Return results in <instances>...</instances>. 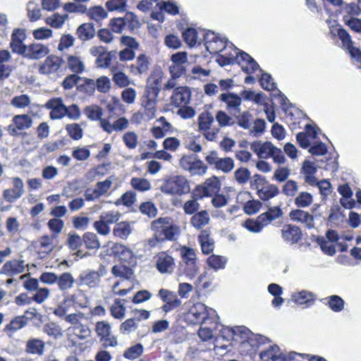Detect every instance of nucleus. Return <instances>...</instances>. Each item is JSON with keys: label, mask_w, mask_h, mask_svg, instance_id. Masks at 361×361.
Masks as SVG:
<instances>
[{"label": "nucleus", "mask_w": 361, "mask_h": 361, "mask_svg": "<svg viewBox=\"0 0 361 361\" xmlns=\"http://www.w3.org/2000/svg\"><path fill=\"white\" fill-rule=\"evenodd\" d=\"M158 96L157 88L145 87L141 97V105L144 109L143 117L146 120H152L156 116Z\"/></svg>", "instance_id": "1"}, {"label": "nucleus", "mask_w": 361, "mask_h": 361, "mask_svg": "<svg viewBox=\"0 0 361 361\" xmlns=\"http://www.w3.org/2000/svg\"><path fill=\"white\" fill-rule=\"evenodd\" d=\"M161 190L167 194L184 195L190 192V183L183 176H173L167 179L161 187Z\"/></svg>", "instance_id": "2"}, {"label": "nucleus", "mask_w": 361, "mask_h": 361, "mask_svg": "<svg viewBox=\"0 0 361 361\" xmlns=\"http://www.w3.org/2000/svg\"><path fill=\"white\" fill-rule=\"evenodd\" d=\"M228 331L231 333L233 340L242 343L256 340L257 344L260 345L269 342L267 338L261 335H255L247 327L243 326L232 327Z\"/></svg>", "instance_id": "3"}, {"label": "nucleus", "mask_w": 361, "mask_h": 361, "mask_svg": "<svg viewBox=\"0 0 361 361\" xmlns=\"http://www.w3.org/2000/svg\"><path fill=\"white\" fill-rule=\"evenodd\" d=\"M205 161L210 166H213L217 171L224 173H229L234 167V160L231 157H219L216 151L210 152L206 157Z\"/></svg>", "instance_id": "4"}, {"label": "nucleus", "mask_w": 361, "mask_h": 361, "mask_svg": "<svg viewBox=\"0 0 361 361\" xmlns=\"http://www.w3.org/2000/svg\"><path fill=\"white\" fill-rule=\"evenodd\" d=\"M97 336L99 338L100 342L104 347L114 348L118 345V341L115 336L111 334V324L106 321H99L95 324L94 328Z\"/></svg>", "instance_id": "5"}, {"label": "nucleus", "mask_w": 361, "mask_h": 361, "mask_svg": "<svg viewBox=\"0 0 361 361\" xmlns=\"http://www.w3.org/2000/svg\"><path fill=\"white\" fill-rule=\"evenodd\" d=\"M32 123L33 120L29 114H18L13 117L11 123L6 127V130L11 136L19 135L23 130L30 128Z\"/></svg>", "instance_id": "6"}, {"label": "nucleus", "mask_w": 361, "mask_h": 361, "mask_svg": "<svg viewBox=\"0 0 361 361\" xmlns=\"http://www.w3.org/2000/svg\"><path fill=\"white\" fill-rule=\"evenodd\" d=\"M152 228L154 231L161 233L164 240H173L178 233V227L171 225L169 218H159L154 221Z\"/></svg>", "instance_id": "7"}, {"label": "nucleus", "mask_w": 361, "mask_h": 361, "mask_svg": "<svg viewBox=\"0 0 361 361\" xmlns=\"http://www.w3.org/2000/svg\"><path fill=\"white\" fill-rule=\"evenodd\" d=\"M295 355V353L293 352L288 355L284 354L276 345H271L259 353V357L262 361H291Z\"/></svg>", "instance_id": "8"}, {"label": "nucleus", "mask_w": 361, "mask_h": 361, "mask_svg": "<svg viewBox=\"0 0 361 361\" xmlns=\"http://www.w3.org/2000/svg\"><path fill=\"white\" fill-rule=\"evenodd\" d=\"M345 9L346 13L351 16L346 21V25L355 32H361V0H357V4H346Z\"/></svg>", "instance_id": "9"}, {"label": "nucleus", "mask_w": 361, "mask_h": 361, "mask_svg": "<svg viewBox=\"0 0 361 361\" xmlns=\"http://www.w3.org/2000/svg\"><path fill=\"white\" fill-rule=\"evenodd\" d=\"M338 38L342 42L343 47L348 51L350 56L355 59L361 66V51L354 47L353 42L349 33L343 28L339 27L336 29Z\"/></svg>", "instance_id": "10"}, {"label": "nucleus", "mask_w": 361, "mask_h": 361, "mask_svg": "<svg viewBox=\"0 0 361 361\" xmlns=\"http://www.w3.org/2000/svg\"><path fill=\"white\" fill-rule=\"evenodd\" d=\"M155 267L161 274H171L175 268L174 258L166 252H160L155 256Z\"/></svg>", "instance_id": "11"}, {"label": "nucleus", "mask_w": 361, "mask_h": 361, "mask_svg": "<svg viewBox=\"0 0 361 361\" xmlns=\"http://www.w3.org/2000/svg\"><path fill=\"white\" fill-rule=\"evenodd\" d=\"M27 268L25 261L20 259H13L8 260L2 266L0 274H4L8 277L23 274Z\"/></svg>", "instance_id": "12"}, {"label": "nucleus", "mask_w": 361, "mask_h": 361, "mask_svg": "<svg viewBox=\"0 0 361 361\" xmlns=\"http://www.w3.org/2000/svg\"><path fill=\"white\" fill-rule=\"evenodd\" d=\"M338 239V234L335 231L329 230L324 237H319L317 243L322 252L328 255L332 256L336 253V248L334 244Z\"/></svg>", "instance_id": "13"}, {"label": "nucleus", "mask_w": 361, "mask_h": 361, "mask_svg": "<svg viewBox=\"0 0 361 361\" xmlns=\"http://www.w3.org/2000/svg\"><path fill=\"white\" fill-rule=\"evenodd\" d=\"M12 184V188L6 189L3 191L4 199L10 203H12L20 198L25 192L24 183L21 178L18 177L13 178Z\"/></svg>", "instance_id": "14"}, {"label": "nucleus", "mask_w": 361, "mask_h": 361, "mask_svg": "<svg viewBox=\"0 0 361 361\" xmlns=\"http://www.w3.org/2000/svg\"><path fill=\"white\" fill-rule=\"evenodd\" d=\"M45 108L50 109L49 118L52 120H59L66 116V107L61 97L53 98L48 100L45 105Z\"/></svg>", "instance_id": "15"}, {"label": "nucleus", "mask_w": 361, "mask_h": 361, "mask_svg": "<svg viewBox=\"0 0 361 361\" xmlns=\"http://www.w3.org/2000/svg\"><path fill=\"white\" fill-rule=\"evenodd\" d=\"M221 188V183L217 176H212L204 182L202 185H197L196 190L200 192V197L212 196L217 193Z\"/></svg>", "instance_id": "16"}, {"label": "nucleus", "mask_w": 361, "mask_h": 361, "mask_svg": "<svg viewBox=\"0 0 361 361\" xmlns=\"http://www.w3.org/2000/svg\"><path fill=\"white\" fill-rule=\"evenodd\" d=\"M63 63L64 61L61 57L55 55L49 56L39 66V73L44 75L56 73Z\"/></svg>", "instance_id": "17"}, {"label": "nucleus", "mask_w": 361, "mask_h": 361, "mask_svg": "<svg viewBox=\"0 0 361 361\" xmlns=\"http://www.w3.org/2000/svg\"><path fill=\"white\" fill-rule=\"evenodd\" d=\"M100 283L99 275L94 270L89 269L82 271L77 279L78 286H87L90 288H98Z\"/></svg>", "instance_id": "18"}, {"label": "nucleus", "mask_w": 361, "mask_h": 361, "mask_svg": "<svg viewBox=\"0 0 361 361\" xmlns=\"http://www.w3.org/2000/svg\"><path fill=\"white\" fill-rule=\"evenodd\" d=\"M190 97L191 93L188 87L178 86L172 91L170 97L171 104L176 107L186 105L189 103Z\"/></svg>", "instance_id": "19"}, {"label": "nucleus", "mask_w": 361, "mask_h": 361, "mask_svg": "<svg viewBox=\"0 0 361 361\" xmlns=\"http://www.w3.org/2000/svg\"><path fill=\"white\" fill-rule=\"evenodd\" d=\"M208 312L207 307L201 303L195 304L186 314L187 319L192 324H200L207 318Z\"/></svg>", "instance_id": "20"}, {"label": "nucleus", "mask_w": 361, "mask_h": 361, "mask_svg": "<svg viewBox=\"0 0 361 361\" xmlns=\"http://www.w3.org/2000/svg\"><path fill=\"white\" fill-rule=\"evenodd\" d=\"M204 40L207 49L210 52L219 53L226 52L228 49L227 44L224 38L216 37L214 33L206 34Z\"/></svg>", "instance_id": "21"}, {"label": "nucleus", "mask_w": 361, "mask_h": 361, "mask_svg": "<svg viewBox=\"0 0 361 361\" xmlns=\"http://www.w3.org/2000/svg\"><path fill=\"white\" fill-rule=\"evenodd\" d=\"M113 183V178L109 177L103 181L97 182L92 192L86 191L85 197L87 200L94 201L104 195L111 188Z\"/></svg>", "instance_id": "22"}, {"label": "nucleus", "mask_w": 361, "mask_h": 361, "mask_svg": "<svg viewBox=\"0 0 361 361\" xmlns=\"http://www.w3.org/2000/svg\"><path fill=\"white\" fill-rule=\"evenodd\" d=\"M219 99L226 104V109L233 114L240 113L242 99L233 93H223L220 94Z\"/></svg>", "instance_id": "23"}, {"label": "nucleus", "mask_w": 361, "mask_h": 361, "mask_svg": "<svg viewBox=\"0 0 361 361\" xmlns=\"http://www.w3.org/2000/svg\"><path fill=\"white\" fill-rule=\"evenodd\" d=\"M281 236L286 243L293 245L301 239L302 232L298 226L288 224L283 226Z\"/></svg>", "instance_id": "24"}, {"label": "nucleus", "mask_w": 361, "mask_h": 361, "mask_svg": "<svg viewBox=\"0 0 361 361\" xmlns=\"http://www.w3.org/2000/svg\"><path fill=\"white\" fill-rule=\"evenodd\" d=\"M275 146L270 142H253L250 145V149L255 153L259 159L271 157Z\"/></svg>", "instance_id": "25"}, {"label": "nucleus", "mask_w": 361, "mask_h": 361, "mask_svg": "<svg viewBox=\"0 0 361 361\" xmlns=\"http://www.w3.org/2000/svg\"><path fill=\"white\" fill-rule=\"evenodd\" d=\"M49 53L47 46L40 43H33L27 46L25 58L30 60H38L44 58Z\"/></svg>", "instance_id": "26"}, {"label": "nucleus", "mask_w": 361, "mask_h": 361, "mask_svg": "<svg viewBox=\"0 0 361 361\" xmlns=\"http://www.w3.org/2000/svg\"><path fill=\"white\" fill-rule=\"evenodd\" d=\"M236 63H238L241 68L247 73H252L257 70L262 71L254 59L245 51H240L239 53Z\"/></svg>", "instance_id": "27"}, {"label": "nucleus", "mask_w": 361, "mask_h": 361, "mask_svg": "<svg viewBox=\"0 0 361 361\" xmlns=\"http://www.w3.org/2000/svg\"><path fill=\"white\" fill-rule=\"evenodd\" d=\"M150 65L149 58L145 54H140L135 63L130 66V72L134 75H141L146 73Z\"/></svg>", "instance_id": "28"}, {"label": "nucleus", "mask_w": 361, "mask_h": 361, "mask_svg": "<svg viewBox=\"0 0 361 361\" xmlns=\"http://www.w3.org/2000/svg\"><path fill=\"white\" fill-rule=\"evenodd\" d=\"M290 217L295 221L305 224V226L309 229L314 227L313 216L305 211L301 209L293 210L290 213Z\"/></svg>", "instance_id": "29"}, {"label": "nucleus", "mask_w": 361, "mask_h": 361, "mask_svg": "<svg viewBox=\"0 0 361 361\" xmlns=\"http://www.w3.org/2000/svg\"><path fill=\"white\" fill-rule=\"evenodd\" d=\"M45 350V343L39 338H30L26 341L25 352L30 355L41 356Z\"/></svg>", "instance_id": "30"}, {"label": "nucleus", "mask_w": 361, "mask_h": 361, "mask_svg": "<svg viewBox=\"0 0 361 361\" xmlns=\"http://www.w3.org/2000/svg\"><path fill=\"white\" fill-rule=\"evenodd\" d=\"M11 59L12 55L8 50H0V79L6 78L10 75L12 68L8 63Z\"/></svg>", "instance_id": "31"}, {"label": "nucleus", "mask_w": 361, "mask_h": 361, "mask_svg": "<svg viewBox=\"0 0 361 361\" xmlns=\"http://www.w3.org/2000/svg\"><path fill=\"white\" fill-rule=\"evenodd\" d=\"M27 321V318L25 316H17L5 326L4 331L9 337H11L16 331L25 326Z\"/></svg>", "instance_id": "32"}, {"label": "nucleus", "mask_w": 361, "mask_h": 361, "mask_svg": "<svg viewBox=\"0 0 361 361\" xmlns=\"http://www.w3.org/2000/svg\"><path fill=\"white\" fill-rule=\"evenodd\" d=\"M237 124L242 128L245 130L251 129L253 116L252 114L248 111H245L240 113H235L233 115Z\"/></svg>", "instance_id": "33"}, {"label": "nucleus", "mask_w": 361, "mask_h": 361, "mask_svg": "<svg viewBox=\"0 0 361 361\" xmlns=\"http://www.w3.org/2000/svg\"><path fill=\"white\" fill-rule=\"evenodd\" d=\"M95 30L92 24L83 23L76 30V35L82 41H88L94 37Z\"/></svg>", "instance_id": "34"}, {"label": "nucleus", "mask_w": 361, "mask_h": 361, "mask_svg": "<svg viewBox=\"0 0 361 361\" xmlns=\"http://www.w3.org/2000/svg\"><path fill=\"white\" fill-rule=\"evenodd\" d=\"M292 300L299 305L310 306L314 303V295L312 292L301 290L293 293Z\"/></svg>", "instance_id": "35"}, {"label": "nucleus", "mask_w": 361, "mask_h": 361, "mask_svg": "<svg viewBox=\"0 0 361 361\" xmlns=\"http://www.w3.org/2000/svg\"><path fill=\"white\" fill-rule=\"evenodd\" d=\"M210 218L207 211L202 210L195 213L190 219V223L193 227L200 229L209 224Z\"/></svg>", "instance_id": "36"}, {"label": "nucleus", "mask_w": 361, "mask_h": 361, "mask_svg": "<svg viewBox=\"0 0 361 361\" xmlns=\"http://www.w3.org/2000/svg\"><path fill=\"white\" fill-rule=\"evenodd\" d=\"M75 282L70 272H63L58 276L57 286L60 290L66 291L71 289Z\"/></svg>", "instance_id": "37"}, {"label": "nucleus", "mask_w": 361, "mask_h": 361, "mask_svg": "<svg viewBox=\"0 0 361 361\" xmlns=\"http://www.w3.org/2000/svg\"><path fill=\"white\" fill-rule=\"evenodd\" d=\"M214 121V116L210 112L204 111L201 113L197 118L199 130L207 131L210 130Z\"/></svg>", "instance_id": "38"}, {"label": "nucleus", "mask_w": 361, "mask_h": 361, "mask_svg": "<svg viewBox=\"0 0 361 361\" xmlns=\"http://www.w3.org/2000/svg\"><path fill=\"white\" fill-rule=\"evenodd\" d=\"M85 318V314L79 311L67 314L64 317V321L71 325L68 330L72 331L75 328L80 326L81 324H82V320Z\"/></svg>", "instance_id": "39"}, {"label": "nucleus", "mask_w": 361, "mask_h": 361, "mask_svg": "<svg viewBox=\"0 0 361 361\" xmlns=\"http://www.w3.org/2000/svg\"><path fill=\"white\" fill-rule=\"evenodd\" d=\"M279 193V188L274 185L270 184L267 186L262 187L260 189H258L257 195L262 200H269L275 196H276Z\"/></svg>", "instance_id": "40"}, {"label": "nucleus", "mask_w": 361, "mask_h": 361, "mask_svg": "<svg viewBox=\"0 0 361 361\" xmlns=\"http://www.w3.org/2000/svg\"><path fill=\"white\" fill-rule=\"evenodd\" d=\"M68 68L75 73H81L85 71V63L78 56L69 55L67 58Z\"/></svg>", "instance_id": "41"}, {"label": "nucleus", "mask_w": 361, "mask_h": 361, "mask_svg": "<svg viewBox=\"0 0 361 361\" xmlns=\"http://www.w3.org/2000/svg\"><path fill=\"white\" fill-rule=\"evenodd\" d=\"M132 227L129 222L122 221L116 225L113 233L116 237L126 239L132 233Z\"/></svg>", "instance_id": "42"}, {"label": "nucleus", "mask_w": 361, "mask_h": 361, "mask_svg": "<svg viewBox=\"0 0 361 361\" xmlns=\"http://www.w3.org/2000/svg\"><path fill=\"white\" fill-rule=\"evenodd\" d=\"M68 19V15L67 13L60 14L55 13L45 19V22L47 25H50L54 28L61 27L65 22Z\"/></svg>", "instance_id": "43"}, {"label": "nucleus", "mask_w": 361, "mask_h": 361, "mask_svg": "<svg viewBox=\"0 0 361 361\" xmlns=\"http://www.w3.org/2000/svg\"><path fill=\"white\" fill-rule=\"evenodd\" d=\"M31 97L26 94L16 95L11 100V105L19 109H24L31 104Z\"/></svg>", "instance_id": "44"}, {"label": "nucleus", "mask_w": 361, "mask_h": 361, "mask_svg": "<svg viewBox=\"0 0 361 361\" xmlns=\"http://www.w3.org/2000/svg\"><path fill=\"white\" fill-rule=\"evenodd\" d=\"M159 297L165 303L181 305V300L178 298L177 295L169 290L161 288L158 293Z\"/></svg>", "instance_id": "45"}, {"label": "nucleus", "mask_w": 361, "mask_h": 361, "mask_svg": "<svg viewBox=\"0 0 361 361\" xmlns=\"http://www.w3.org/2000/svg\"><path fill=\"white\" fill-rule=\"evenodd\" d=\"M111 71L113 72L112 80L118 87H126L131 83L129 77L124 72L116 71L114 68Z\"/></svg>", "instance_id": "46"}, {"label": "nucleus", "mask_w": 361, "mask_h": 361, "mask_svg": "<svg viewBox=\"0 0 361 361\" xmlns=\"http://www.w3.org/2000/svg\"><path fill=\"white\" fill-rule=\"evenodd\" d=\"M322 301L323 302L327 301L329 308L335 312H341L344 308V300L338 295H333L329 298L322 299Z\"/></svg>", "instance_id": "47"}, {"label": "nucleus", "mask_w": 361, "mask_h": 361, "mask_svg": "<svg viewBox=\"0 0 361 361\" xmlns=\"http://www.w3.org/2000/svg\"><path fill=\"white\" fill-rule=\"evenodd\" d=\"M110 312L113 317L118 319H123L126 315V307L121 299H116L110 307Z\"/></svg>", "instance_id": "48"}, {"label": "nucleus", "mask_w": 361, "mask_h": 361, "mask_svg": "<svg viewBox=\"0 0 361 361\" xmlns=\"http://www.w3.org/2000/svg\"><path fill=\"white\" fill-rule=\"evenodd\" d=\"M83 113L91 121H99L103 115L102 109L95 104L87 106L84 109Z\"/></svg>", "instance_id": "49"}, {"label": "nucleus", "mask_w": 361, "mask_h": 361, "mask_svg": "<svg viewBox=\"0 0 361 361\" xmlns=\"http://www.w3.org/2000/svg\"><path fill=\"white\" fill-rule=\"evenodd\" d=\"M130 184L133 189L139 192L148 191L152 188L150 182L144 178L133 177L131 178Z\"/></svg>", "instance_id": "50"}, {"label": "nucleus", "mask_w": 361, "mask_h": 361, "mask_svg": "<svg viewBox=\"0 0 361 361\" xmlns=\"http://www.w3.org/2000/svg\"><path fill=\"white\" fill-rule=\"evenodd\" d=\"M87 16L95 20L99 21L107 17V13L105 9L100 6H95L88 8L87 7V11L85 13Z\"/></svg>", "instance_id": "51"}, {"label": "nucleus", "mask_w": 361, "mask_h": 361, "mask_svg": "<svg viewBox=\"0 0 361 361\" xmlns=\"http://www.w3.org/2000/svg\"><path fill=\"white\" fill-rule=\"evenodd\" d=\"M63 10L68 14L80 13L83 14L87 11V6L82 4L78 1H70L63 4Z\"/></svg>", "instance_id": "52"}, {"label": "nucleus", "mask_w": 361, "mask_h": 361, "mask_svg": "<svg viewBox=\"0 0 361 361\" xmlns=\"http://www.w3.org/2000/svg\"><path fill=\"white\" fill-rule=\"evenodd\" d=\"M54 236L43 235L39 240V246L40 252L49 254L52 252L55 247Z\"/></svg>", "instance_id": "53"}, {"label": "nucleus", "mask_w": 361, "mask_h": 361, "mask_svg": "<svg viewBox=\"0 0 361 361\" xmlns=\"http://www.w3.org/2000/svg\"><path fill=\"white\" fill-rule=\"evenodd\" d=\"M199 242L204 254L208 255L213 251L214 247V241L209 238L206 231H202L199 236Z\"/></svg>", "instance_id": "54"}, {"label": "nucleus", "mask_w": 361, "mask_h": 361, "mask_svg": "<svg viewBox=\"0 0 361 361\" xmlns=\"http://www.w3.org/2000/svg\"><path fill=\"white\" fill-rule=\"evenodd\" d=\"M215 119L220 128L231 126L235 123V120L223 110L216 111Z\"/></svg>", "instance_id": "55"}, {"label": "nucleus", "mask_w": 361, "mask_h": 361, "mask_svg": "<svg viewBox=\"0 0 361 361\" xmlns=\"http://www.w3.org/2000/svg\"><path fill=\"white\" fill-rule=\"evenodd\" d=\"M111 273L116 277L127 280L130 279L133 276L132 269L122 264L114 265L111 269Z\"/></svg>", "instance_id": "56"}, {"label": "nucleus", "mask_w": 361, "mask_h": 361, "mask_svg": "<svg viewBox=\"0 0 361 361\" xmlns=\"http://www.w3.org/2000/svg\"><path fill=\"white\" fill-rule=\"evenodd\" d=\"M294 202L298 207H307L313 202V197L310 192H301L295 198Z\"/></svg>", "instance_id": "57"}, {"label": "nucleus", "mask_w": 361, "mask_h": 361, "mask_svg": "<svg viewBox=\"0 0 361 361\" xmlns=\"http://www.w3.org/2000/svg\"><path fill=\"white\" fill-rule=\"evenodd\" d=\"M233 177L238 184L244 185L250 180L251 173L247 168L240 167L235 171Z\"/></svg>", "instance_id": "58"}, {"label": "nucleus", "mask_w": 361, "mask_h": 361, "mask_svg": "<svg viewBox=\"0 0 361 361\" xmlns=\"http://www.w3.org/2000/svg\"><path fill=\"white\" fill-rule=\"evenodd\" d=\"M179 251L184 264L197 262L196 252L194 249L182 246Z\"/></svg>", "instance_id": "59"}, {"label": "nucleus", "mask_w": 361, "mask_h": 361, "mask_svg": "<svg viewBox=\"0 0 361 361\" xmlns=\"http://www.w3.org/2000/svg\"><path fill=\"white\" fill-rule=\"evenodd\" d=\"M226 262V258L220 255H212L207 259L208 265L214 270L224 269Z\"/></svg>", "instance_id": "60"}, {"label": "nucleus", "mask_w": 361, "mask_h": 361, "mask_svg": "<svg viewBox=\"0 0 361 361\" xmlns=\"http://www.w3.org/2000/svg\"><path fill=\"white\" fill-rule=\"evenodd\" d=\"M122 140L129 149H135L138 144V136L133 131H128L123 134Z\"/></svg>", "instance_id": "61"}, {"label": "nucleus", "mask_w": 361, "mask_h": 361, "mask_svg": "<svg viewBox=\"0 0 361 361\" xmlns=\"http://www.w3.org/2000/svg\"><path fill=\"white\" fill-rule=\"evenodd\" d=\"M143 350L142 345L137 343L127 348L123 353V356L128 360H135L142 354Z\"/></svg>", "instance_id": "62"}, {"label": "nucleus", "mask_w": 361, "mask_h": 361, "mask_svg": "<svg viewBox=\"0 0 361 361\" xmlns=\"http://www.w3.org/2000/svg\"><path fill=\"white\" fill-rule=\"evenodd\" d=\"M137 329V324L135 319H128L122 322L119 326V332L123 335H128Z\"/></svg>", "instance_id": "63"}, {"label": "nucleus", "mask_w": 361, "mask_h": 361, "mask_svg": "<svg viewBox=\"0 0 361 361\" xmlns=\"http://www.w3.org/2000/svg\"><path fill=\"white\" fill-rule=\"evenodd\" d=\"M83 241L88 249L97 250L100 247V243L97 235L94 233L88 232L85 233L83 235Z\"/></svg>", "instance_id": "64"}]
</instances>
